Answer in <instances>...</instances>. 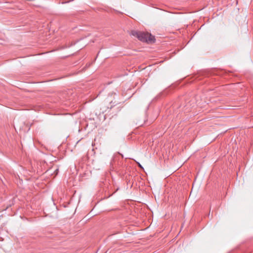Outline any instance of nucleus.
Instances as JSON below:
<instances>
[{
    "label": "nucleus",
    "instance_id": "f257e3e1",
    "mask_svg": "<svg viewBox=\"0 0 253 253\" xmlns=\"http://www.w3.org/2000/svg\"><path fill=\"white\" fill-rule=\"evenodd\" d=\"M131 35L134 37L137 38L139 40L143 42L147 43L154 42L155 39L154 36H152L149 33H145L137 31H132Z\"/></svg>",
    "mask_w": 253,
    "mask_h": 253
},
{
    "label": "nucleus",
    "instance_id": "f03ea898",
    "mask_svg": "<svg viewBox=\"0 0 253 253\" xmlns=\"http://www.w3.org/2000/svg\"><path fill=\"white\" fill-rule=\"evenodd\" d=\"M138 166H139V167L142 168L141 165L139 163H138Z\"/></svg>",
    "mask_w": 253,
    "mask_h": 253
}]
</instances>
